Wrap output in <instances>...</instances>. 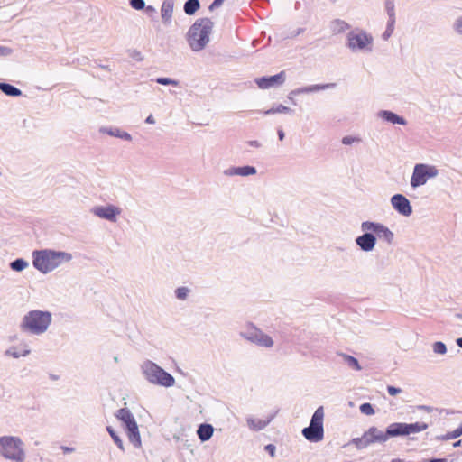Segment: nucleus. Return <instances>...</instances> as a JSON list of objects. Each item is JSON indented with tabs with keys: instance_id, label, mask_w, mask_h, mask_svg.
I'll return each instance as SVG.
<instances>
[{
	"instance_id": "nucleus-10",
	"label": "nucleus",
	"mask_w": 462,
	"mask_h": 462,
	"mask_svg": "<svg viewBox=\"0 0 462 462\" xmlns=\"http://www.w3.org/2000/svg\"><path fill=\"white\" fill-rule=\"evenodd\" d=\"M439 174L438 169L433 165L428 164H416L411 178V186L413 189L420 187L428 181L430 178H435Z\"/></svg>"
},
{
	"instance_id": "nucleus-25",
	"label": "nucleus",
	"mask_w": 462,
	"mask_h": 462,
	"mask_svg": "<svg viewBox=\"0 0 462 462\" xmlns=\"http://www.w3.org/2000/svg\"><path fill=\"white\" fill-rule=\"evenodd\" d=\"M349 28L350 25L343 20L337 19L333 21L331 23V30L335 34L342 33L348 30Z\"/></svg>"
},
{
	"instance_id": "nucleus-21",
	"label": "nucleus",
	"mask_w": 462,
	"mask_h": 462,
	"mask_svg": "<svg viewBox=\"0 0 462 462\" xmlns=\"http://www.w3.org/2000/svg\"><path fill=\"white\" fill-rule=\"evenodd\" d=\"M99 131L100 133L107 134L110 136L117 137L125 141L131 142L133 140V137L129 133L123 131L118 127H101Z\"/></svg>"
},
{
	"instance_id": "nucleus-17",
	"label": "nucleus",
	"mask_w": 462,
	"mask_h": 462,
	"mask_svg": "<svg viewBox=\"0 0 462 462\" xmlns=\"http://www.w3.org/2000/svg\"><path fill=\"white\" fill-rule=\"evenodd\" d=\"M336 87V83H328V84H316L306 86L302 88H299L291 91L290 96L292 95H300V94H309L312 92H317L320 90H325L328 88H334Z\"/></svg>"
},
{
	"instance_id": "nucleus-44",
	"label": "nucleus",
	"mask_w": 462,
	"mask_h": 462,
	"mask_svg": "<svg viewBox=\"0 0 462 462\" xmlns=\"http://www.w3.org/2000/svg\"><path fill=\"white\" fill-rule=\"evenodd\" d=\"M130 5L135 10H142L145 7L143 0H130Z\"/></svg>"
},
{
	"instance_id": "nucleus-19",
	"label": "nucleus",
	"mask_w": 462,
	"mask_h": 462,
	"mask_svg": "<svg viewBox=\"0 0 462 462\" xmlns=\"http://www.w3.org/2000/svg\"><path fill=\"white\" fill-rule=\"evenodd\" d=\"M377 116H378V117H380L389 123H392L393 125L394 124L402 125H407V121L405 120L404 117L400 116L399 115H397L392 111H389V110H381L378 112Z\"/></svg>"
},
{
	"instance_id": "nucleus-51",
	"label": "nucleus",
	"mask_w": 462,
	"mask_h": 462,
	"mask_svg": "<svg viewBox=\"0 0 462 462\" xmlns=\"http://www.w3.org/2000/svg\"><path fill=\"white\" fill-rule=\"evenodd\" d=\"M247 144L255 148H260L262 146L261 143L256 140L248 141Z\"/></svg>"
},
{
	"instance_id": "nucleus-1",
	"label": "nucleus",
	"mask_w": 462,
	"mask_h": 462,
	"mask_svg": "<svg viewBox=\"0 0 462 462\" xmlns=\"http://www.w3.org/2000/svg\"><path fill=\"white\" fill-rule=\"evenodd\" d=\"M32 264L42 273H49L63 263L72 260V254L63 251L44 249L32 252Z\"/></svg>"
},
{
	"instance_id": "nucleus-57",
	"label": "nucleus",
	"mask_w": 462,
	"mask_h": 462,
	"mask_svg": "<svg viewBox=\"0 0 462 462\" xmlns=\"http://www.w3.org/2000/svg\"><path fill=\"white\" fill-rule=\"evenodd\" d=\"M303 32H304V29H303V28H299V29L296 31V32H295L292 36H293V37H294V36H297V35H299V34L302 33Z\"/></svg>"
},
{
	"instance_id": "nucleus-28",
	"label": "nucleus",
	"mask_w": 462,
	"mask_h": 462,
	"mask_svg": "<svg viewBox=\"0 0 462 462\" xmlns=\"http://www.w3.org/2000/svg\"><path fill=\"white\" fill-rule=\"evenodd\" d=\"M340 356H342L345 364H346L349 367L356 371H360L362 369L358 360L356 357L346 354H340Z\"/></svg>"
},
{
	"instance_id": "nucleus-35",
	"label": "nucleus",
	"mask_w": 462,
	"mask_h": 462,
	"mask_svg": "<svg viewBox=\"0 0 462 462\" xmlns=\"http://www.w3.org/2000/svg\"><path fill=\"white\" fill-rule=\"evenodd\" d=\"M30 349H24L22 353L17 352L15 347H10L5 352V355L8 356H12L14 358H18L20 356H26L30 354Z\"/></svg>"
},
{
	"instance_id": "nucleus-13",
	"label": "nucleus",
	"mask_w": 462,
	"mask_h": 462,
	"mask_svg": "<svg viewBox=\"0 0 462 462\" xmlns=\"http://www.w3.org/2000/svg\"><path fill=\"white\" fill-rule=\"evenodd\" d=\"M391 205L402 216L410 217L412 214V207L402 194L393 195L391 198Z\"/></svg>"
},
{
	"instance_id": "nucleus-29",
	"label": "nucleus",
	"mask_w": 462,
	"mask_h": 462,
	"mask_svg": "<svg viewBox=\"0 0 462 462\" xmlns=\"http://www.w3.org/2000/svg\"><path fill=\"white\" fill-rule=\"evenodd\" d=\"M28 266V262L23 258H17L10 263V268L15 272H22Z\"/></svg>"
},
{
	"instance_id": "nucleus-41",
	"label": "nucleus",
	"mask_w": 462,
	"mask_h": 462,
	"mask_svg": "<svg viewBox=\"0 0 462 462\" xmlns=\"http://www.w3.org/2000/svg\"><path fill=\"white\" fill-rule=\"evenodd\" d=\"M155 81L160 85H171L174 87L179 86V81L172 79L171 78H163L160 77L155 79Z\"/></svg>"
},
{
	"instance_id": "nucleus-60",
	"label": "nucleus",
	"mask_w": 462,
	"mask_h": 462,
	"mask_svg": "<svg viewBox=\"0 0 462 462\" xmlns=\"http://www.w3.org/2000/svg\"><path fill=\"white\" fill-rule=\"evenodd\" d=\"M420 409H424V410H429V408H428V407H426V406H420Z\"/></svg>"
},
{
	"instance_id": "nucleus-15",
	"label": "nucleus",
	"mask_w": 462,
	"mask_h": 462,
	"mask_svg": "<svg viewBox=\"0 0 462 462\" xmlns=\"http://www.w3.org/2000/svg\"><path fill=\"white\" fill-rule=\"evenodd\" d=\"M364 234L356 238V245L364 252H371L376 245V236L371 231H363Z\"/></svg>"
},
{
	"instance_id": "nucleus-11",
	"label": "nucleus",
	"mask_w": 462,
	"mask_h": 462,
	"mask_svg": "<svg viewBox=\"0 0 462 462\" xmlns=\"http://www.w3.org/2000/svg\"><path fill=\"white\" fill-rule=\"evenodd\" d=\"M362 231H371L376 234L377 237L391 245L394 239V234L386 226L379 222L364 221L361 223Z\"/></svg>"
},
{
	"instance_id": "nucleus-12",
	"label": "nucleus",
	"mask_w": 462,
	"mask_h": 462,
	"mask_svg": "<svg viewBox=\"0 0 462 462\" xmlns=\"http://www.w3.org/2000/svg\"><path fill=\"white\" fill-rule=\"evenodd\" d=\"M121 212L122 209L119 207L111 204L107 206H96L91 208L93 215L112 223L117 221V217Z\"/></svg>"
},
{
	"instance_id": "nucleus-40",
	"label": "nucleus",
	"mask_w": 462,
	"mask_h": 462,
	"mask_svg": "<svg viewBox=\"0 0 462 462\" xmlns=\"http://www.w3.org/2000/svg\"><path fill=\"white\" fill-rule=\"evenodd\" d=\"M432 348L435 354L445 355L447 353V346L441 341L435 342L432 346Z\"/></svg>"
},
{
	"instance_id": "nucleus-55",
	"label": "nucleus",
	"mask_w": 462,
	"mask_h": 462,
	"mask_svg": "<svg viewBox=\"0 0 462 462\" xmlns=\"http://www.w3.org/2000/svg\"><path fill=\"white\" fill-rule=\"evenodd\" d=\"M428 462H447V459H445V458H433V459H430Z\"/></svg>"
},
{
	"instance_id": "nucleus-6",
	"label": "nucleus",
	"mask_w": 462,
	"mask_h": 462,
	"mask_svg": "<svg viewBox=\"0 0 462 462\" xmlns=\"http://www.w3.org/2000/svg\"><path fill=\"white\" fill-rule=\"evenodd\" d=\"M374 38L371 34L361 29L349 32L346 35V47L353 52H371L373 51Z\"/></svg>"
},
{
	"instance_id": "nucleus-47",
	"label": "nucleus",
	"mask_w": 462,
	"mask_h": 462,
	"mask_svg": "<svg viewBox=\"0 0 462 462\" xmlns=\"http://www.w3.org/2000/svg\"><path fill=\"white\" fill-rule=\"evenodd\" d=\"M13 52L12 49L6 46H1L0 45V56H9Z\"/></svg>"
},
{
	"instance_id": "nucleus-18",
	"label": "nucleus",
	"mask_w": 462,
	"mask_h": 462,
	"mask_svg": "<svg viewBox=\"0 0 462 462\" xmlns=\"http://www.w3.org/2000/svg\"><path fill=\"white\" fill-rule=\"evenodd\" d=\"M406 423L394 422L390 424L385 431L386 439L391 437L407 436Z\"/></svg>"
},
{
	"instance_id": "nucleus-26",
	"label": "nucleus",
	"mask_w": 462,
	"mask_h": 462,
	"mask_svg": "<svg viewBox=\"0 0 462 462\" xmlns=\"http://www.w3.org/2000/svg\"><path fill=\"white\" fill-rule=\"evenodd\" d=\"M200 7L199 0H187L184 4L183 10L186 14H194Z\"/></svg>"
},
{
	"instance_id": "nucleus-38",
	"label": "nucleus",
	"mask_w": 462,
	"mask_h": 462,
	"mask_svg": "<svg viewBox=\"0 0 462 462\" xmlns=\"http://www.w3.org/2000/svg\"><path fill=\"white\" fill-rule=\"evenodd\" d=\"M349 444L355 445L356 447V448H358V449H363V448H365L366 447H368L367 441H366L364 434L360 438L352 439L351 441L349 442Z\"/></svg>"
},
{
	"instance_id": "nucleus-14",
	"label": "nucleus",
	"mask_w": 462,
	"mask_h": 462,
	"mask_svg": "<svg viewBox=\"0 0 462 462\" xmlns=\"http://www.w3.org/2000/svg\"><path fill=\"white\" fill-rule=\"evenodd\" d=\"M285 81V72L281 71L280 73L270 76V77H262L256 78L255 83L258 88L262 89H267L273 87L280 86Z\"/></svg>"
},
{
	"instance_id": "nucleus-39",
	"label": "nucleus",
	"mask_w": 462,
	"mask_h": 462,
	"mask_svg": "<svg viewBox=\"0 0 462 462\" xmlns=\"http://www.w3.org/2000/svg\"><path fill=\"white\" fill-rule=\"evenodd\" d=\"M452 29L456 34L462 36V14L454 20Z\"/></svg>"
},
{
	"instance_id": "nucleus-37",
	"label": "nucleus",
	"mask_w": 462,
	"mask_h": 462,
	"mask_svg": "<svg viewBox=\"0 0 462 462\" xmlns=\"http://www.w3.org/2000/svg\"><path fill=\"white\" fill-rule=\"evenodd\" d=\"M394 24H395V20L388 19L386 29L382 35V37L384 41L388 40L391 37V35L393 34V32L394 31Z\"/></svg>"
},
{
	"instance_id": "nucleus-59",
	"label": "nucleus",
	"mask_w": 462,
	"mask_h": 462,
	"mask_svg": "<svg viewBox=\"0 0 462 462\" xmlns=\"http://www.w3.org/2000/svg\"><path fill=\"white\" fill-rule=\"evenodd\" d=\"M462 446V440H457L456 441L454 444H453V447L457 448V447H460Z\"/></svg>"
},
{
	"instance_id": "nucleus-49",
	"label": "nucleus",
	"mask_w": 462,
	"mask_h": 462,
	"mask_svg": "<svg viewBox=\"0 0 462 462\" xmlns=\"http://www.w3.org/2000/svg\"><path fill=\"white\" fill-rule=\"evenodd\" d=\"M223 1L224 0H214L209 5V10L212 11L216 8H218L222 5Z\"/></svg>"
},
{
	"instance_id": "nucleus-32",
	"label": "nucleus",
	"mask_w": 462,
	"mask_h": 462,
	"mask_svg": "<svg viewBox=\"0 0 462 462\" xmlns=\"http://www.w3.org/2000/svg\"><path fill=\"white\" fill-rule=\"evenodd\" d=\"M291 112H292V110L290 107L285 106L283 105H278L275 107H272V108L264 111L263 114L264 115H273V114H276V113L289 114Z\"/></svg>"
},
{
	"instance_id": "nucleus-24",
	"label": "nucleus",
	"mask_w": 462,
	"mask_h": 462,
	"mask_svg": "<svg viewBox=\"0 0 462 462\" xmlns=\"http://www.w3.org/2000/svg\"><path fill=\"white\" fill-rule=\"evenodd\" d=\"M0 90L9 97H19L22 95V91L16 87L5 82H0Z\"/></svg>"
},
{
	"instance_id": "nucleus-53",
	"label": "nucleus",
	"mask_w": 462,
	"mask_h": 462,
	"mask_svg": "<svg viewBox=\"0 0 462 462\" xmlns=\"http://www.w3.org/2000/svg\"><path fill=\"white\" fill-rule=\"evenodd\" d=\"M145 123L146 124H155V119L152 115H150L149 116L146 117Z\"/></svg>"
},
{
	"instance_id": "nucleus-7",
	"label": "nucleus",
	"mask_w": 462,
	"mask_h": 462,
	"mask_svg": "<svg viewBox=\"0 0 462 462\" xmlns=\"http://www.w3.org/2000/svg\"><path fill=\"white\" fill-rule=\"evenodd\" d=\"M116 418L122 421L129 441L135 448H140L142 445L141 436L138 425L132 412L126 408L119 409L116 412Z\"/></svg>"
},
{
	"instance_id": "nucleus-8",
	"label": "nucleus",
	"mask_w": 462,
	"mask_h": 462,
	"mask_svg": "<svg viewBox=\"0 0 462 462\" xmlns=\"http://www.w3.org/2000/svg\"><path fill=\"white\" fill-rule=\"evenodd\" d=\"M239 336L246 341L259 346L271 348L273 346V338L257 328L254 323H247L239 332Z\"/></svg>"
},
{
	"instance_id": "nucleus-3",
	"label": "nucleus",
	"mask_w": 462,
	"mask_h": 462,
	"mask_svg": "<svg viewBox=\"0 0 462 462\" xmlns=\"http://www.w3.org/2000/svg\"><path fill=\"white\" fill-rule=\"evenodd\" d=\"M52 320L50 311L34 310L27 312L22 319L20 328L23 332L32 335H42L45 333Z\"/></svg>"
},
{
	"instance_id": "nucleus-4",
	"label": "nucleus",
	"mask_w": 462,
	"mask_h": 462,
	"mask_svg": "<svg viewBox=\"0 0 462 462\" xmlns=\"http://www.w3.org/2000/svg\"><path fill=\"white\" fill-rule=\"evenodd\" d=\"M0 457L12 462H24L26 452L24 443L16 436L0 437Z\"/></svg>"
},
{
	"instance_id": "nucleus-50",
	"label": "nucleus",
	"mask_w": 462,
	"mask_h": 462,
	"mask_svg": "<svg viewBox=\"0 0 462 462\" xmlns=\"http://www.w3.org/2000/svg\"><path fill=\"white\" fill-rule=\"evenodd\" d=\"M131 57L138 61L143 60L142 53L139 51H134L133 53L131 54Z\"/></svg>"
},
{
	"instance_id": "nucleus-34",
	"label": "nucleus",
	"mask_w": 462,
	"mask_h": 462,
	"mask_svg": "<svg viewBox=\"0 0 462 462\" xmlns=\"http://www.w3.org/2000/svg\"><path fill=\"white\" fill-rule=\"evenodd\" d=\"M385 11L388 15V19L395 20V5L393 0H385Z\"/></svg>"
},
{
	"instance_id": "nucleus-58",
	"label": "nucleus",
	"mask_w": 462,
	"mask_h": 462,
	"mask_svg": "<svg viewBox=\"0 0 462 462\" xmlns=\"http://www.w3.org/2000/svg\"><path fill=\"white\" fill-rule=\"evenodd\" d=\"M456 343L460 348H462V337L457 338Z\"/></svg>"
},
{
	"instance_id": "nucleus-46",
	"label": "nucleus",
	"mask_w": 462,
	"mask_h": 462,
	"mask_svg": "<svg viewBox=\"0 0 462 462\" xmlns=\"http://www.w3.org/2000/svg\"><path fill=\"white\" fill-rule=\"evenodd\" d=\"M264 450L268 452V454L274 457L276 454V447L273 444H268L264 447Z\"/></svg>"
},
{
	"instance_id": "nucleus-56",
	"label": "nucleus",
	"mask_w": 462,
	"mask_h": 462,
	"mask_svg": "<svg viewBox=\"0 0 462 462\" xmlns=\"http://www.w3.org/2000/svg\"><path fill=\"white\" fill-rule=\"evenodd\" d=\"M146 12L147 13H154L155 12V8L151 6V5H149V6L146 7Z\"/></svg>"
},
{
	"instance_id": "nucleus-48",
	"label": "nucleus",
	"mask_w": 462,
	"mask_h": 462,
	"mask_svg": "<svg viewBox=\"0 0 462 462\" xmlns=\"http://www.w3.org/2000/svg\"><path fill=\"white\" fill-rule=\"evenodd\" d=\"M387 392L390 395L394 396V395L402 393V389L389 385V386H387Z\"/></svg>"
},
{
	"instance_id": "nucleus-9",
	"label": "nucleus",
	"mask_w": 462,
	"mask_h": 462,
	"mask_svg": "<svg viewBox=\"0 0 462 462\" xmlns=\"http://www.w3.org/2000/svg\"><path fill=\"white\" fill-rule=\"evenodd\" d=\"M323 419L324 410L323 407L320 406L312 415L310 425L302 430V435L306 439L310 442H319L323 439Z\"/></svg>"
},
{
	"instance_id": "nucleus-2",
	"label": "nucleus",
	"mask_w": 462,
	"mask_h": 462,
	"mask_svg": "<svg viewBox=\"0 0 462 462\" xmlns=\"http://www.w3.org/2000/svg\"><path fill=\"white\" fill-rule=\"evenodd\" d=\"M214 23L209 18H200L189 27L187 42L193 51H200L206 48L210 40Z\"/></svg>"
},
{
	"instance_id": "nucleus-16",
	"label": "nucleus",
	"mask_w": 462,
	"mask_h": 462,
	"mask_svg": "<svg viewBox=\"0 0 462 462\" xmlns=\"http://www.w3.org/2000/svg\"><path fill=\"white\" fill-rule=\"evenodd\" d=\"M364 436L367 441V445H371L376 442L383 443L387 441L385 432L378 430L376 427H370L365 433Z\"/></svg>"
},
{
	"instance_id": "nucleus-42",
	"label": "nucleus",
	"mask_w": 462,
	"mask_h": 462,
	"mask_svg": "<svg viewBox=\"0 0 462 462\" xmlns=\"http://www.w3.org/2000/svg\"><path fill=\"white\" fill-rule=\"evenodd\" d=\"M359 410L363 414H365L368 416L374 414V410L373 406L368 402L361 404L359 407Z\"/></svg>"
},
{
	"instance_id": "nucleus-36",
	"label": "nucleus",
	"mask_w": 462,
	"mask_h": 462,
	"mask_svg": "<svg viewBox=\"0 0 462 462\" xmlns=\"http://www.w3.org/2000/svg\"><path fill=\"white\" fill-rule=\"evenodd\" d=\"M190 292V290L188 287H178L175 290V296L180 300H187L189 294Z\"/></svg>"
},
{
	"instance_id": "nucleus-20",
	"label": "nucleus",
	"mask_w": 462,
	"mask_h": 462,
	"mask_svg": "<svg viewBox=\"0 0 462 462\" xmlns=\"http://www.w3.org/2000/svg\"><path fill=\"white\" fill-rule=\"evenodd\" d=\"M173 0H164L161 7L162 20L164 24H170L173 12Z\"/></svg>"
},
{
	"instance_id": "nucleus-30",
	"label": "nucleus",
	"mask_w": 462,
	"mask_h": 462,
	"mask_svg": "<svg viewBox=\"0 0 462 462\" xmlns=\"http://www.w3.org/2000/svg\"><path fill=\"white\" fill-rule=\"evenodd\" d=\"M256 171H257L256 168L254 166L246 165V166L237 167V176L245 177V176L254 175V174H256Z\"/></svg>"
},
{
	"instance_id": "nucleus-31",
	"label": "nucleus",
	"mask_w": 462,
	"mask_h": 462,
	"mask_svg": "<svg viewBox=\"0 0 462 462\" xmlns=\"http://www.w3.org/2000/svg\"><path fill=\"white\" fill-rule=\"evenodd\" d=\"M461 435H462V424L455 430L448 432L447 434H445L443 436L437 437V439H441V440H448V439H457V438L460 437Z\"/></svg>"
},
{
	"instance_id": "nucleus-5",
	"label": "nucleus",
	"mask_w": 462,
	"mask_h": 462,
	"mask_svg": "<svg viewBox=\"0 0 462 462\" xmlns=\"http://www.w3.org/2000/svg\"><path fill=\"white\" fill-rule=\"evenodd\" d=\"M141 370L144 378L151 383L164 387L175 384L174 377L151 360H146L141 365Z\"/></svg>"
},
{
	"instance_id": "nucleus-45",
	"label": "nucleus",
	"mask_w": 462,
	"mask_h": 462,
	"mask_svg": "<svg viewBox=\"0 0 462 462\" xmlns=\"http://www.w3.org/2000/svg\"><path fill=\"white\" fill-rule=\"evenodd\" d=\"M225 176L231 177L237 175V167H229L223 171Z\"/></svg>"
},
{
	"instance_id": "nucleus-22",
	"label": "nucleus",
	"mask_w": 462,
	"mask_h": 462,
	"mask_svg": "<svg viewBox=\"0 0 462 462\" xmlns=\"http://www.w3.org/2000/svg\"><path fill=\"white\" fill-rule=\"evenodd\" d=\"M272 419L273 417L269 418L267 420H263L254 417H247L246 423L251 430L259 431L263 430L271 422Z\"/></svg>"
},
{
	"instance_id": "nucleus-43",
	"label": "nucleus",
	"mask_w": 462,
	"mask_h": 462,
	"mask_svg": "<svg viewBox=\"0 0 462 462\" xmlns=\"http://www.w3.org/2000/svg\"><path fill=\"white\" fill-rule=\"evenodd\" d=\"M360 142H361V139L359 137L351 136V135L344 136L342 139V143L345 145H350L354 143H360Z\"/></svg>"
},
{
	"instance_id": "nucleus-23",
	"label": "nucleus",
	"mask_w": 462,
	"mask_h": 462,
	"mask_svg": "<svg viewBox=\"0 0 462 462\" xmlns=\"http://www.w3.org/2000/svg\"><path fill=\"white\" fill-rule=\"evenodd\" d=\"M213 432L212 425L207 423L199 425L197 430L198 437L202 442L208 440L212 437Z\"/></svg>"
},
{
	"instance_id": "nucleus-54",
	"label": "nucleus",
	"mask_w": 462,
	"mask_h": 462,
	"mask_svg": "<svg viewBox=\"0 0 462 462\" xmlns=\"http://www.w3.org/2000/svg\"><path fill=\"white\" fill-rule=\"evenodd\" d=\"M62 450L64 453H71L74 451V448L69 447H62Z\"/></svg>"
},
{
	"instance_id": "nucleus-27",
	"label": "nucleus",
	"mask_w": 462,
	"mask_h": 462,
	"mask_svg": "<svg viewBox=\"0 0 462 462\" xmlns=\"http://www.w3.org/2000/svg\"><path fill=\"white\" fill-rule=\"evenodd\" d=\"M428 424L425 422H415V423H406V433L410 435L411 433H418L428 429Z\"/></svg>"
},
{
	"instance_id": "nucleus-52",
	"label": "nucleus",
	"mask_w": 462,
	"mask_h": 462,
	"mask_svg": "<svg viewBox=\"0 0 462 462\" xmlns=\"http://www.w3.org/2000/svg\"><path fill=\"white\" fill-rule=\"evenodd\" d=\"M277 134H278V138H279L280 141H282L284 139V137H285V134H284L283 130L281 129V128H279L277 130Z\"/></svg>"
},
{
	"instance_id": "nucleus-33",
	"label": "nucleus",
	"mask_w": 462,
	"mask_h": 462,
	"mask_svg": "<svg viewBox=\"0 0 462 462\" xmlns=\"http://www.w3.org/2000/svg\"><path fill=\"white\" fill-rule=\"evenodd\" d=\"M106 430L107 432L109 433V435L111 436V438L113 439L114 442L116 444V446L121 449V450H125V448H124V444H123V441L121 439V438L117 435V433L116 432V430L111 427V426H107L106 427Z\"/></svg>"
}]
</instances>
